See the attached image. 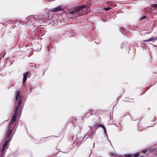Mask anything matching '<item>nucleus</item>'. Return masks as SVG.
<instances>
[{
    "label": "nucleus",
    "mask_w": 157,
    "mask_h": 157,
    "mask_svg": "<svg viewBox=\"0 0 157 157\" xmlns=\"http://www.w3.org/2000/svg\"><path fill=\"white\" fill-rule=\"evenodd\" d=\"M91 114L90 113L88 112L86 114V116L88 117V116H90Z\"/></svg>",
    "instance_id": "obj_18"
},
{
    "label": "nucleus",
    "mask_w": 157,
    "mask_h": 157,
    "mask_svg": "<svg viewBox=\"0 0 157 157\" xmlns=\"http://www.w3.org/2000/svg\"><path fill=\"white\" fill-rule=\"evenodd\" d=\"M16 124H15V125H16Z\"/></svg>",
    "instance_id": "obj_26"
},
{
    "label": "nucleus",
    "mask_w": 157,
    "mask_h": 157,
    "mask_svg": "<svg viewBox=\"0 0 157 157\" xmlns=\"http://www.w3.org/2000/svg\"><path fill=\"white\" fill-rule=\"evenodd\" d=\"M72 120L74 121V122H75L77 121L76 119H75L74 118H72Z\"/></svg>",
    "instance_id": "obj_17"
},
{
    "label": "nucleus",
    "mask_w": 157,
    "mask_h": 157,
    "mask_svg": "<svg viewBox=\"0 0 157 157\" xmlns=\"http://www.w3.org/2000/svg\"><path fill=\"white\" fill-rule=\"evenodd\" d=\"M40 29H40V31H41V29H42V28H40Z\"/></svg>",
    "instance_id": "obj_24"
},
{
    "label": "nucleus",
    "mask_w": 157,
    "mask_h": 157,
    "mask_svg": "<svg viewBox=\"0 0 157 157\" xmlns=\"http://www.w3.org/2000/svg\"><path fill=\"white\" fill-rule=\"evenodd\" d=\"M120 31L121 32V33L123 35L125 34V33L124 32V29L123 28H121L120 29Z\"/></svg>",
    "instance_id": "obj_9"
},
{
    "label": "nucleus",
    "mask_w": 157,
    "mask_h": 157,
    "mask_svg": "<svg viewBox=\"0 0 157 157\" xmlns=\"http://www.w3.org/2000/svg\"><path fill=\"white\" fill-rule=\"evenodd\" d=\"M157 37L155 39L154 37H153L148 40H144V41L146 42H150L153 41H154L155 40H157Z\"/></svg>",
    "instance_id": "obj_7"
},
{
    "label": "nucleus",
    "mask_w": 157,
    "mask_h": 157,
    "mask_svg": "<svg viewBox=\"0 0 157 157\" xmlns=\"http://www.w3.org/2000/svg\"><path fill=\"white\" fill-rule=\"evenodd\" d=\"M111 8L110 7H108L107 8H105L104 10L105 11H108L111 9Z\"/></svg>",
    "instance_id": "obj_13"
},
{
    "label": "nucleus",
    "mask_w": 157,
    "mask_h": 157,
    "mask_svg": "<svg viewBox=\"0 0 157 157\" xmlns=\"http://www.w3.org/2000/svg\"><path fill=\"white\" fill-rule=\"evenodd\" d=\"M23 98V96L21 95H20V92L19 91H17L16 92L14 99L17 102L16 103L17 106L15 110L14 113L12 116V118L9 123L7 130L6 137L5 138L4 140V144L1 153L0 157H3V156L4 155L6 152V151H4V149L8 146V142H10L12 138L11 135L13 130V128L12 127L11 124H13L16 120V117L17 113L18 107L20 106L21 103Z\"/></svg>",
    "instance_id": "obj_1"
},
{
    "label": "nucleus",
    "mask_w": 157,
    "mask_h": 157,
    "mask_svg": "<svg viewBox=\"0 0 157 157\" xmlns=\"http://www.w3.org/2000/svg\"><path fill=\"white\" fill-rule=\"evenodd\" d=\"M133 155H134V157H137L139 155V153H137Z\"/></svg>",
    "instance_id": "obj_12"
},
{
    "label": "nucleus",
    "mask_w": 157,
    "mask_h": 157,
    "mask_svg": "<svg viewBox=\"0 0 157 157\" xmlns=\"http://www.w3.org/2000/svg\"><path fill=\"white\" fill-rule=\"evenodd\" d=\"M75 143H76V144L78 145H80L81 144V143L78 142L77 140H75Z\"/></svg>",
    "instance_id": "obj_16"
},
{
    "label": "nucleus",
    "mask_w": 157,
    "mask_h": 157,
    "mask_svg": "<svg viewBox=\"0 0 157 157\" xmlns=\"http://www.w3.org/2000/svg\"><path fill=\"white\" fill-rule=\"evenodd\" d=\"M151 7L154 8H157V4H152L151 5Z\"/></svg>",
    "instance_id": "obj_11"
},
{
    "label": "nucleus",
    "mask_w": 157,
    "mask_h": 157,
    "mask_svg": "<svg viewBox=\"0 0 157 157\" xmlns=\"http://www.w3.org/2000/svg\"><path fill=\"white\" fill-rule=\"evenodd\" d=\"M126 157H132L133 156V155L132 154V155H125Z\"/></svg>",
    "instance_id": "obj_15"
},
{
    "label": "nucleus",
    "mask_w": 157,
    "mask_h": 157,
    "mask_svg": "<svg viewBox=\"0 0 157 157\" xmlns=\"http://www.w3.org/2000/svg\"><path fill=\"white\" fill-rule=\"evenodd\" d=\"M124 44H122L121 45V48H124Z\"/></svg>",
    "instance_id": "obj_20"
},
{
    "label": "nucleus",
    "mask_w": 157,
    "mask_h": 157,
    "mask_svg": "<svg viewBox=\"0 0 157 157\" xmlns=\"http://www.w3.org/2000/svg\"><path fill=\"white\" fill-rule=\"evenodd\" d=\"M86 6L85 5H80L76 7L75 9V11H76V12H78L81 10L82 9L84 8Z\"/></svg>",
    "instance_id": "obj_4"
},
{
    "label": "nucleus",
    "mask_w": 157,
    "mask_h": 157,
    "mask_svg": "<svg viewBox=\"0 0 157 157\" xmlns=\"http://www.w3.org/2000/svg\"><path fill=\"white\" fill-rule=\"evenodd\" d=\"M146 18V16H142V19H144Z\"/></svg>",
    "instance_id": "obj_19"
},
{
    "label": "nucleus",
    "mask_w": 157,
    "mask_h": 157,
    "mask_svg": "<svg viewBox=\"0 0 157 157\" xmlns=\"http://www.w3.org/2000/svg\"><path fill=\"white\" fill-rule=\"evenodd\" d=\"M28 25H30V26L31 25H33V24H30V23H29V24H28Z\"/></svg>",
    "instance_id": "obj_21"
},
{
    "label": "nucleus",
    "mask_w": 157,
    "mask_h": 157,
    "mask_svg": "<svg viewBox=\"0 0 157 157\" xmlns=\"http://www.w3.org/2000/svg\"><path fill=\"white\" fill-rule=\"evenodd\" d=\"M41 18L38 17L36 15L35 16H34L33 15H32L29 17H28L27 19V21L29 23V21H31V22L32 21H37V20L38 19H40Z\"/></svg>",
    "instance_id": "obj_3"
},
{
    "label": "nucleus",
    "mask_w": 157,
    "mask_h": 157,
    "mask_svg": "<svg viewBox=\"0 0 157 157\" xmlns=\"http://www.w3.org/2000/svg\"><path fill=\"white\" fill-rule=\"evenodd\" d=\"M76 13V11H75V9L74 10H72V11H70V14H75Z\"/></svg>",
    "instance_id": "obj_10"
},
{
    "label": "nucleus",
    "mask_w": 157,
    "mask_h": 157,
    "mask_svg": "<svg viewBox=\"0 0 157 157\" xmlns=\"http://www.w3.org/2000/svg\"><path fill=\"white\" fill-rule=\"evenodd\" d=\"M140 157H143V156H140Z\"/></svg>",
    "instance_id": "obj_25"
},
{
    "label": "nucleus",
    "mask_w": 157,
    "mask_h": 157,
    "mask_svg": "<svg viewBox=\"0 0 157 157\" xmlns=\"http://www.w3.org/2000/svg\"><path fill=\"white\" fill-rule=\"evenodd\" d=\"M29 73V72H27L25 73L23 75V83L24 84L27 80V76Z\"/></svg>",
    "instance_id": "obj_6"
},
{
    "label": "nucleus",
    "mask_w": 157,
    "mask_h": 157,
    "mask_svg": "<svg viewBox=\"0 0 157 157\" xmlns=\"http://www.w3.org/2000/svg\"><path fill=\"white\" fill-rule=\"evenodd\" d=\"M62 7L61 6H59L56 7L52 9L51 11L52 12L59 11L62 10Z\"/></svg>",
    "instance_id": "obj_5"
},
{
    "label": "nucleus",
    "mask_w": 157,
    "mask_h": 157,
    "mask_svg": "<svg viewBox=\"0 0 157 157\" xmlns=\"http://www.w3.org/2000/svg\"><path fill=\"white\" fill-rule=\"evenodd\" d=\"M94 144H95V143H94L93 144V145H94L93 147V148H94Z\"/></svg>",
    "instance_id": "obj_23"
},
{
    "label": "nucleus",
    "mask_w": 157,
    "mask_h": 157,
    "mask_svg": "<svg viewBox=\"0 0 157 157\" xmlns=\"http://www.w3.org/2000/svg\"><path fill=\"white\" fill-rule=\"evenodd\" d=\"M97 127H102L104 129V133L105 134H106V129H105V127H104V126L103 125H102V124L99 125L97 126Z\"/></svg>",
    "instance_id": "obj_8"
},
{
    "label": "nucleus",
    "mask_w": 157,
    "mask_h": 157,
    "mask_svg": "<svg viewBox=\"0 0 157 157\" xmlns=\"http://www.w3.org/2000/svg\"><path fill=\"white\" fill-rule=\"evenodd\" d=\"M90 113L91 115V114H94V112L93 110L92 109H91L88 112Z\"/></svg>",
    "instance_id": "obj_14"
},
{
    "label": "nucleus",
    "mask_w": 157,
    "mask_h": 157,
    "mask_svg": "<svg viewBox=\"0 0 157 157\" xmlns=\"http://www.w3.org/2000/svg\"><path fill=\"white\" fill-rule=\"evenodd\" d=\"M97 125V124H95L94 125V126L95 127Z\"/></svg>",
    "instance_id": "obj_22"
},
{
    "label": "nucleus",
    "mask_w": 157,
    "mask_h": 157,
    "mask_svg": "<svg viewBox=\"0 0 157 157\" xmlns=\"http://www.w3.org/2000/svg\"><path fill=\"white\" fill-rule=\"evenodd\" d=\"M89 127L90 128V130H89L86 134L84 136V137L83 138L82 142H84L86 140H85V139L86 138V139L88 138H90L91 139H92L94 136L95 134V131H94L93 129V127L91 126H89Z\"/></svg>",
    "instance_id": "obj_2"
}]
</instances>
